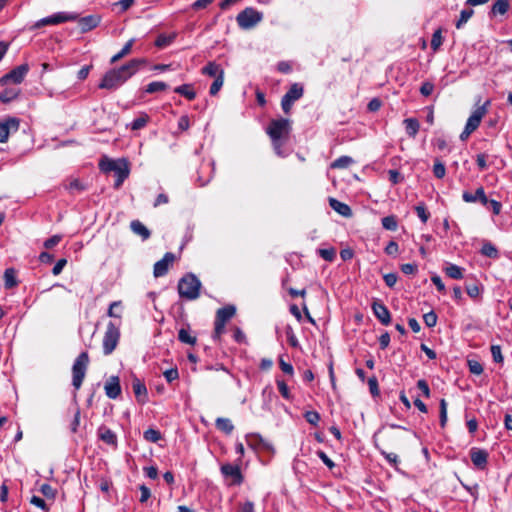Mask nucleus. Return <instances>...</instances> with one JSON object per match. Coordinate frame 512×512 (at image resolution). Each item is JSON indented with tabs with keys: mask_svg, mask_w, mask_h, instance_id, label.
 Listing matches in <instances>:
<instances>
[{
	"mask_svg": "<svg viewBox=\"0 0 512 512\" xmlns=\"http://www.w3.org/2000/svg\"><path fill=\"white\" fill-rule=\"evenodd\" d=\"M285 333H286V337H287V340L289 342V344L292 346V347H297L299 345V341L294 333V330L293 328L288 325L285 329Z\"/></svg>",
	"mask_w": 512,
	"mask_h": 512,
	"instance_id": "nucleus-51",
	"label": "nucleus"
},
{
	"mask_svg": "<svg viewBox=\"0 0 512 512\" xmlns=\"http://www.w3.org/2000/svg\"><path fill=\"white\" fill-rule=\"evenodd\" d=\"M215 425H216L217 429H219L220 431H222L228 435L231 434L232 431L234 430V425L232 424L231 420L228 418H223V417L217 418Z\"/></svg>",
	"mask_w": 512,
	"mask_h": 512,
	"instance_id": "nucleus-29",
	"label": "nucleus"
},
{
	"mask_svg": "<svg viewBox=\"0 0 512 512\" xmlns=\"http://www.w3.org/2000/svg\"><path fill=\"white\" fill-rule=\"evenodd\" d=\"M317 456L322 460V462L329 468L332 469L335 467V463L328 457V455L322 451H317Z\"/></svg>",
	"mask_w": 512,
	"mask_h": 512,
	"instance_id": "nucleus-62",
	"label": "nucleus"
},
{
	"mask_svg": "<svg viewBox=\"0 0 512 512\" xmlns=\"http://www.w3.org/2000/svg\"><path fill=\"white\" fill-rule=\"evenodd\" d=\"M29 71V66L27 64H22L14 69H12L9 73L5 74L1 79V84H6L7 82H12L14 84H20Z\"/></svg>",
	"mask_w": 512,
	"mask_h": 512,
	"instance_id": "nucleus-8",
	"label": "nucleus"
},
{
	"mask_svg": "<svg viewBox=\"0 0 512 512\" xmlns=\"http://www.w3.org/2000/svg\"><path fill=\"white\" fill-rule=\"evenodd\" d=\"M132 389L139 403H146L148 400V391L143 381L134 377L132 381Z\"/></svg>",
	"mask_w": 512,
	"mask_h": 512,
	"instance_id": "nucleus-17",
	"label": "nucleus"
},
{
	"mask_svg": "<svg viewBox=\"0 0 512 512\" xmlns=\"http://www.w3.org/2000/svg\"><path fill=\"white\" fill-rule=\"evenodd\" d=\"M291 132V121L280 118L270 121L266 133L271 140H286Z\"/></svg>",
	"mask_w": 512,
	"mask_h": 512,
	"instance_id": "nucleus-3",
	"label": "nucleus"
},
{
	"mask_svg": "<svg viewBox=\"0 0 512 512\" xmlns=\"http://www.w3.org/2000/svg\"><path fill=\"white\" fill-rule=\"evenodd\" d=\"M276 383H277L278 390H279L280 394L282 395V397L287 400H290L291 394H290L288 385L283 380H280V379H277Z\"/></svg>",
	"mask_w": 512,
	"mask_h": 512,
	"instance_id": "nucleus-49",
	"label": "nucleus"
},
{
	"mask_svg": "<svg viewBox=\"0 0 512 512\" xmlns=\"http://www.w3.org/2000/svg\"><path fill=\"white\" fill-rule=\"evenodd\" d=\"M40 492L48 499H54L56 496V490L49 484H42Z\"/></svg>",
	"mask_w": 512,
	"mask_h": 512,
	"instance_id": "nucleus-52",
	"label": "nucleus"
},
{
	"mask_svg": "<svg viewBox=\"0 0 512 512\" xmlns=\"http://www.w3.org/2000/svg\"><path fill=\"white\" fill-rule=\"evenodd\" d=\"M382 226L386 230L395 231L398 227L397 220L394 216H386L382 218Z\"/></svg>",
	"mask_w": 512,
	"mask_h": 512,
	"instance_id": "nucleus-43",
	"label": "nucleus"
},
{
	"mask_svg": "<svg viewBox=\"0 0 512 512\" xmlns=\"http://www.w3.org/2000/svg\"><path fill=\"white\" fill-rule=\"evenodd\" d=\"M173 39H174V36H168L165 34H161L157 37V39L155 41V46H157L158 48L167 47L168 45H170L172 43Z\"/></svg>",
	"mask_w": 512,
	"mask_h": 512,
	"instance_id": "nucleus-45",
	"label": "nucleus"
},
{
	"mask_svg": "<svg viewBox=\"0 0 512 512\" xmlns=\"http://www.w3.org/2000/svg\"><path fill=\"white\" fill-rule=\"evenodd\" d=\"M19 93H20L19 89H14V88L5 89L4 91H2L0 93V101L2 103H9L12 100L16 99L18 97Z\"/></svg>",
	"mask_w": 512,
	"mask_h": 512,
	"instance_id": "nucleus-35",
	"label": "nucleus"
},
{
	"mask_svg": "<svg viewBox=\"0 0 512 512\" xmlns=\"http://www.w3.org/2000/svg\"><path fill=\"white\" fill-rule=\"evenodd\" d=\"M104 390L108 398L117 399L121 394L120 379L118 376H111L104 385Z\"/></svg>",
	"mask_w": 512,
	"mask_h": 512,
	"instance_id": "nucleus-15",
	"label": "nucleus"
},
{
	"mask_svg": "<svg viewBox=\"0 0 512 512\" xmlns=\"http://www.w3.org/2000/svg\"><path fill=\"white\" fill-rule=\"evenodd\" d=\"M489 105L490 101H486L483 105L477 107L468 118L465 127L474 132L479 127L482 118L486 115Z\"/></svg>",
	"mask_w": 512,
	"mask_h": 512,
	"instance_id": "nucleus-10",
	"label": "nucleus"
},
{
	"mask_svg": "<svg viewBox=\"0 0 512 512\" xmlns=\"http://www.w3.org/2000/svg\"><path fill=\"white\" fill-rule=\"evenodd\" d=\"M473 14L474 10L472 8L463 9L460 12V17L458 21L456 22V27L460 29L465 23L468 22V20L472 17Z\"/></svg>",
	"mask_w": 512,
	"mask_h": 512,
	"instance_id": "nucleus-38",
	"label": "nucleus"
},
{
	"mask_svg": "<svg viewBox=\"0 0 512 512\" xmlns=\"http://www.w3.org/2000/svg\"><path fill=\"white\" fill-rule=\"evenodd\" d=\"M178 339L182 343L194 345L196 343V337L192 336L190 332L184 328L180 329L178 332Z\"/></svg>",
	"mask_w": 512,
	"mask_h": 512,
	"instance_id": "nucleus-41",
	"label": "nucleus"
},
{
	"mask_svg": "<svg viewBox=\"0 0 512 512\" xmlns=\"http://www.w3.org/2000/svg\"><path fill=\"white\" fill-rule=\"evenodd\" d=\"M225 323L223 322H220L218 320L215 319V322H214V334H213V337L215 339H219L221 337V335L225 332Z\"/></svg>",
	"mask_w": 512,
	"mask_h": 512,
	"instance_id": "nucleus-60",
	"label": "nucleus"
},
{
	"mask_svg": "<svg viewBox=\"0 0 512 512\" xmlns=\"http://www.w3.org/2000/svg\"><path fill=\"white\" fill-rule=\"evenodd\" d=\"M372 310L375 317L383 324L389 325L391 322V314L388 308L379 300L372 303Z\"/></svg>",
	"mask_w": 512,
	"mask_h": 512,
	"instance_id": "nucleus-13",
	"label": "nucleus"
},
{
	"mask_svg": "<svg viewBox=\"0 0 512 512\" xmlns=\"http://www.w3.org/2000/svg\"><path fill=\"white\" fill-rule=\"evenodd\" d=\"M174 92L180 94L181 96L187 98L188 100H194L196 97V92L193 88L192 84H183L174 89Z\"/></svg>",
	"mask_w": 512,
	"mask_h": 512,
	"instance_id": "nucleus-26",
	"label": "nucleus"
},
{
	"mask_svg": "<svg viewBox=\"0 0 512 512\" xmlns=\"http://www.w3.org/2000/svg\"><path fill=\"white\" fill-rule=\"evenodd\" d=\"M303 93V86L299 83H294L291 85L289 90L284 94V96L295 102L303 96Z\"/></svg>",
	"mask_w": 512,
	"mask_h": 512,
	"instance_id": "nucleus-25",
	"label": "nucleus"
},
{
	"mask_svg": "<svg viewBox=\"0 0 512 512\" xmlns=\"http://www.w3.org/2000/svg\"><path fill=\"white\" fill-rule=\"evenodd\" d=\"M16 272L13 268H7L4 272V286L6 289H11L17 286Z\"/></svg>",
	"mask_w": 512,
	"mask_h": 512,
	"instance_id": "nucleus-30",
	"label": "nucleus"
},
{
	"mask_svg": "<svg viewBox=\"0 0 512 512\" xmlns=\"http://www.w3.org/2000/svg\"><path fill=\"white\" fill-rule=\"evenodd\" d=\"M143 437L148 442L156 443L161 439L162 436L160 431L153 428H149L146 431H144Z\"/></svg>",
	"mask_w": 512,
	"mask_h": 512,
	"instance_id": "nucleus-39",
	"label": "nucleus"
},
{
	"mask_svg": "<svg viewBox=\"0 0 512 512\" xmlns=\"http://www.w3.org/2000/svg\"><path fill=\"white\" fill-rule=\"evenodd\" d=\"M118 163H119V159L112 160V159H108V158H103L99 162V168L104 173L113 172V170H115Z\"/></svg>",
	"mask_w": 512,
	"mask_h": 512,
	"instance_id": "nucleus-33",
	"label": "nucleus"
},
{
	"mask_svg": "<svg viewBox=\"0 0 512 512\" xmlns=\"http://www.w3.org/2000/svg\"><path fill=\"white\" fill-rule=\"evenodd\" d=\"M284 141L285 140H271L272 142V146H273V149H274V152L279 156V157H286L288 154L283 150V144H284Z\"/></svg>",
	"mask_w": 512,
	"mask_h": 512,
	"instance_id": "nucleus-54",
	"label": "nucleus"
},
{
	"mask_svg": "<svg viewBox=\"0 0 512 512\" xmlns=\"http://www.w3.org/2000/svg\"><path fill=\"white\" fill-rule=\"evenodd\" d=\"M149 121V116L145 113L141 114L138 118L134 119L131 123L132 130H139L144 128Z\"/></svg>",
	"mask_w": 512,
	"mask_h": 512,
	"instance_id": "nucleus-40",
	"label": "nucleus"
},
{
	"mask_svg": "<svg viewBox=\"0 0 512 512\" xmlns=\"http://www.w3.org/2000/svg\"><path fill=\"white\" fill-rule=\"evenodd\" d=\"M488 456H489L488 452L484 449L472 448L470 450L471 461H472L473 465L480 470H483L486 468L487 462H488Z\"/></svg>",
	"mask_w": 512,
	"mask_h": 512,
	"instance_id": "nucleus-14",
	"label": "nucleus"
},
{
	"mask_svg": "<svg viewBox=\"0 0 512 512\" xmlns=\"http://www.w3.org/2000/svg\"><path fill=\"white\" fill-rule=\"evenodd\" d=\"M445 273L448 277L452 279H462L463 278V269L455 264H449L445 268Z\"/></svg>",
	"mask_w": 512,
	"mask_h": 512,
	"instance_id": "nucleus-34",
	"label": "nucleus"
},
{
	"mask_svg": "<svg viewBox=\"0 0 512 512\" xmlns=\"http://www.w3.org/2000/svg\"><path fill=\"white\" fill-rule=\"evenodd\" d=\"M417 388L423 393V395L427 398L430 397V388L426 380L420 379L417 382Z\"/></svg>",
	"mask_w": 512,
	"mask_h": 512,
	"instance_id": "nucleus-63",
	"label": "nucleus"
},
{
	"mask_svg": "<svg viewBox=\"0 0 512 512\" xmlns=\"http://www.w3.org/2000/svg\"><path fill=\"white\" fill-rule=\"evenodd\" d=\"M120 338L118 327L109 322L103 337L102 347L104 355H110L116 348Z\"/></svg>",
	"mask_w": 512,
	"mask_h": 512,
	"instance_id": "nucleus-6",
	"label": "nucleus"
},
{
	"mask_svg": "<svg viewBox=\"0 0 512 512\" xmlns=\"http://www.w3.org/2000/svg\"><path fill=\"white\" fill-rule=\"evenodd\" d=\"M167 87H168V85L165 82L154 81V82L149 83L146 86L145 92L148 93V94H152V93L164 91V90L167 89Z\"/></svg>",
	"mask_w": 512,
	"mask_h": 512,
	"instance_id": "nucleus-37",
	"label": "nucleus"
},
{
	"mask_svg": "<svg viewBox=\"0 0 512 512\" xmlns=\"http://www.w3.org/2000/svg\"><path fill=\"white\" fill-rule=\"evenodd\" d=\"M433 174L438 179H442L446 174L445 165L439 159L434 161Z\"/></svg>",
	"mask_w": 512,
	"mask_h": 512,
	"instance_id": "nucleus-42",
	"label": "nucleus"
},
{
	"mask_svg": "<svg viewBox=\"0 0 512 512\" xmlns=\"http://www.w3.org/2000/svg\"><path fill=\"white\" fill-rule=\"evenodd\" d=\"M201 288L200 280L192 273L184 275L178 283V293L181 298L195 300L199 297Z\"/></svg>",
	"mask_w": 512,
	"mask_h": 512,
	"instance_id": "nucleus-2",
	"label": "nucleus"
},
{
	"mask_svg": "<svg viewBox=\"0 0 512 512\" xmlns=\"http://www.w3.org/2000/svg\"><path fill=\"white\" fill-rule=\"evenodd\" d=\"M263 19V14L253 7H246L236 17L238 26L243 30L254 28Z\"/></svg>",
	"mask_w": 512,
	"mask_h": 512,
	"instance_id": "nucleus-5",
	"label": "nucleus"
},
{
	"mask_svg": "<svg viewBox=\"0 0 512 512\" xmlns=\"http://www.w3.org/2000/svg\"><path fill=\"white\" fill-rule=\"evenodd\" d=\"M354 160L350 156H341L331 163L333 169H344L349 167Z\"/></svg>",
	"mask_w": 512,
	"mask_h": 512,
	"instance_id": "nucleus-32",
	"label": "nucleus"
},
{
	"mask_svg": "<svg viewBox=\"0 0 512 512\" xmlns=\"http://www.w3.org/2000/svg\"><path fill=\"white\" fill-rule=\"evenodd\" d=\"M113 172L116 175L114 187L118 189L122 186L124 180L129 176L130 169L128 161L126 159H119V163Z\"/></svg>",
	"mask_w": 512,
	"mask_h": 512,
	"instance_id": "nucleus-12",
	"label": "nucleus"
},
{
	"mask_svg": "<svg viewBox=\"0 0 512 512\" xmlns=\"http://www.w3.org/2000/svg\"><path fill=\"white\" fill-rule=\"evenodd\" d=\"M368 386H369L370 393L373 396H376L379 394L378 380L375 376L368 379Z\"/></svg>",
	"mask_w": 512,
	"mask_h": 512,
	"instance_id": "nucleus-61",
	"label": "nucleus"
},
{
	"mask_svg": "<svg viewBox=\"0 0 512 512\" xmlns=\"http://www.w3.org/2000/svg\"><path fill=\"white\" fill-rule=\"evenodd\" d=\"M447 422V403L445 399L440 400V424L442 427L446 425Z\"/></svg>",
	"mask_w": 512,
	"mask_h": 512,
	"instance_id": "nucleus-58",
	"label": "nucleus"
},
{
	"mask_svg": "<svg viewBox=\"0 0 512 512\" xmlns=\"http://www.w3.org/2000/svg\"><path fill=\"white\" fill-rule=\"evenodd\" d=\"M164 377L167 380V382L171 383L172 381L179 378V373L177 368H171L164 372Z\"/></svg>",
	"mask_w": 512,
	"mask_h": 512,
	"instance_id": "nucleus-64",
	"label": "nucleus"
},
{
	"mask_svg": "<svg viewBox=\"0 0 512 512\" xmlns=\"http://www.w3.org/2000/svg\"><path fill=\"white\" fill-rule=\"evenodd\" d=\"M403 123L405 125L407 134L410 137H415L420 128L418 120L416 118H407Z\"/></svg>",
	"mask_w": 512,
	"mask_h": 512,
	"instance_id": "nucleus-28",
	"label": "nucleus"
},
{
	"mask_svg": "<svg viewBox=\"0 0 512 512\" xmlns=\"http://www.w3.org/2000/svg\"><path fill=\"white\" fill-rule=\"evenodd\" d=\"M415 212L417 216L420 218L422 223H426L430 217V213L426 210V207L423 203L415 206Z\"/></svg>",
	"mask_w": 512,
	"mask_h": 512,
	"instance_id": "nucleus-44",
	"label": "nucleus"
},
{
	"mask_svg": "<svg viewBox=\"0 0 512 512\" xmlns=\"http://www.w3.org/2000/svg\"><path fill=\"white\" fill-rule=\"evenodd\" d=\"M318 254L326 261L332 262L336 257V250L334 248L319 249Z\"/></svg>",
	"mask_w": 512,
	"mask_h": 512,
	"instance_id": "nucleus-48",
	"label": "nucleus"
},
{
	"mask_svg": "<svg viewBox=\"0 0 512 512\" xmlns=\"http://www.w3.org/2000/svg\"><path fill=\"white\" fill-rule=\"evenodd\" d=\"M221 473L225 477H231L235 484L242 482V475L239 466L232 464H224L221 466Z\"/></svg>",
	"mask_w": 512,
	"mask_h": 512,
	"instance_id": "nucleus-19",
	"label": "nucleus"
},
{
	"mask_svg": "<svg viewBox=\"0 0 512 512\" xmlns=\"http://www.w3.org/2000/svg\"><path fill=\"white\" fill-rule=\"evenodd\" d=\"M223 83H224V76L219 75V77L215 78V80L213 81V83L210 86V90H209L210 95L215 96L222 88Z\"/></svg>",
	"mask_w": 512,
	"mask_h": 512,
	"instance_id": "nucleus-46",
	"label": "nucleus"
},
{
	"mask_svg": "<svg viewBox=\"0 0 512 512\" xmlns=\"http://www.w3.org/2000/svg\"><path fill=\"white\" fill-rule=\"evenodd\" d=\"M174 261L175 255L172 252L165 253L163 258L154 264V277L158 278L166 275Z\"/></svg>",
	"mask_w": 512,
	"mask_h": 512,
	"instance_id": "nucleus-11",
	"label": "nucleus"
},
{
	"mask_svg": "<svg viewBox=\"0 0 512 512\" xmlns=\"http://www.w3.org/2000/svg\"><path fill=\"white\" fill-rule=\"evenodd\" d=\"M100 17L97 15H88L78 20V25L82 33H86L96 28L100 23Z\"/></svg>",
	"mask_w": 512,
	"mask_h": 512,
	"instance_id": "nucleus-18",
	"label": "nucleus"
},
{
	"mask_svg": "<svg viewBox=\"0 0 512 512\" xmlns=\"http://www.w3.org/2000/svg\"><path fill=\"white\" fill-rule=\"evenodd\" d=\"M466 292L471 298L476 299L480 296V294L482 292V287H480L478 284H475V283L467 284Z\"/></svg>",
	"mask_w": 512,
	"mask_h": 512,
	"instance_id": "nucleus-47",
	"label": "nucleus"
},
{
	"mask_svg": "<svg viewBox=\"0 0 512 512\" xmlns=\"http://www.w3.org/2000/svg\"><path fill=\"white\" fill-rule=\"evenodd\" d=\"M304 417L309 424L314 426H316L320 421V414L316 411H307Z\"/></svg>",
	"mask_w": 512,
	"mask_h": 512,
	"instance_id": "nucleus-55",
	"label": "nucleus"
},
{
	"mask_svg": "<svg viewBox=\"0 0 512 512\" xmlns=\"http://www.w3.org/2000/svg\"><path fill=\"white\" fill-rule=\"evenodd\" d=\"M20 121L15 117H8L0 122V143H6L10 132H16L19 129Z\"/></svg>",
	"mask_w": 512,
	"mask_h": 512,
	"instance_id": "nucleus-9",
	"label": "nucleus"
},
{
	"mask_svg": "<svg viewBox=\"0 0 512 512\" xmlns=\"http://www.w3.org/2000/svg\"><path fill=\"white\" fill-rule=\"evenodd\" d=\"M482 255L496 259L499 256L497 248L490 242H486L483 244L481 248Z\"/></svg>",
	"mask_w": 512,
	"mask_h": 512,
	"instance_id": "nucleus-36",
	"label": "nucleus"
},
{
	"mask_svg": "<svg viewBox=\"0 0 512 512\" xmlns=\"http://www.w3.org/2000/svg\"><path fill=\"white\" fill-rule=\"evenodd\" d=\"M130 227L133 233L139 235L142 238V240H147L150 237V231L139 220H133L130 223Z\"/></svg>",
	"mask_w": 512,
	"mask_h": 512,
	"instance_id": "nucleus-24",
	"label": "nucleus"
},
{
	"mask_svg": "<svg viewBox=\"0 0 512 512\" xmlns=\"http://www.w3.org/2000/svg\"><path fill=\"white\" fill-rule=\"evenodd\" d=\"M430 45L433 51H437L440 48V46L442 45L441 30H436L433 33Z\"/></svg>",
	"mask_w": 512,
	"mask_h": 512,
	"instance_id": "nucleus-50",
	"label": "nucleus"
},
{
	"mask_svg": "<svg viewBox=\"0 0 512 512\" xmlns=\"http://www.w3.org/2000/svg\"><path fill=\"white\" fill-rule=\"evenodd\" d=\"M462 199L466 203L480 202L484 206L488 205V198L483 187L477 188L474 194L468 191H464L462 194Z\"/></svg>",
	"mask_w": 512,
	"mask_h": 512,
	"instance_id": "nucleus-16",
	"label": "nucleus"
},
{
	"mask_svg": "<svg viewBox=\"0 0 512 512\" xmlns=\"http://www.w3.org/2000/svg\"><path fill=\"white\" fill-rule=\"evenodd\" d=\"M89 364V356L87 352H82L75 359L72 366V385L75 390L80 389L86 375Z\"/></svg>",
	"mask_w": 512,
	"mask_h": 512,
	"instance_id": "nucleus-4",
	"label": "nucleus"
},
{
	"mask_svg": "<svg viewBox=\"0 0 512 512\" xmlns=\"http://www.w3.org/2000/svg\"><path fill=\"white\" fill-rule=\"evenodd\" d=\"M490 350H491V354H492L494 362L502 363L504 358H503V355L501 352V347L499 345H492Z\"/></svg>",
	"mask_w": 512,
	"mask_h": 512,
	"instance_id": "nucleus-56",
	"label": "nucleus"
},
{
	"mask_svg": "<svg viewBox=\"0 0 512 512\" xmlns=\"http://www.w3.org/2000/svg\"><path fill=\"white\" fill-rule=\"evenodd\" d=\"M97 433L99 439L102 440L104 443L111 445L113 447L117 446V436L110 428L106 426H100L98 428Z\"/></svg>",
	"mask_w": 512,
	"mask_h": 512,
	"instance_id": "nucleus-20",
	"label": "nucleus"
},
{
	"mask_svg": "<svg viewBox=\"0 0 512 512\" xmlns=\"http://www.w3.org/2000/svg\"><path fill=\"white\" fill-rule=\"evenodd\" d=\"M510 7L509 0H496V2L492 6V13L494 15H504Z\"/></svg>",
	"mask_w": 512,
	"mask_h": 512,
	"instance_id": "nucleus-31",
	"label": "nucleus"
},
{
	"mask_svg": "<svg viewBox=\"0 0 512 512\" xmlns=\"http://www.w3.org/2000/svg\"><path fill=\"white\" fill-rule=\"evenodd\" d=\"M236 313V308L233 305H227L217 310L215 319L227 323Z\"/></svg>",
	"mask_w": 512,
	"mask_h": 512,
	"instance_id": "nucleus-21",
	"label": "nucleus"
},
{
	"mask_svg": "<svg viewBox=\"0 0 512 512\" xmlns=\"http://www.w3.org/2000/svg\"><path fill=\"white\" fill-rule=\"evenodd\" d=\"M202 74L210 76V77H219V75L224 76V70L222 67L217 64L214 61L208 62L203 68H202Z\"/></svg>",
	"mask_w": 512,
	"mask_h": 512,
	"instance_id": "nucleus-22",
	"label": "nucleus"
},
{
	"mask_svg": "<svg viewBox=\"0 0 512 512\" xmlns=\"http://www.w3.org/2000/svg\"><path fill=\"white\" fill-rule=\"evenodd\" d=\"M134 43H135V39H134V38L130 39V40H129V41H128L124 46H123V48H122V49H121L117 54H115V55L111 58L110 62H111L112 64H113V63H116V62H118L119 60H121L122 58H124L126 55H128V54L131 52V50H132V47H133Z\"/></svg>",
	"mask_w": 512,
	"mask_h": 512,
	"instance_id": "nucleus-27",
	"label": "nucleus"
},
{
	"mask_svg": "<svg viewBox=\"0 0 512 512\" xmlns=\"http://www.w3.org/2000/svg\"><path fill=\"white\" fill-rule=\"evenodd\" d=\"M78 15L76 13H67V12H57L53 15L44 17L31 27L32 29H39L46 25H57L64 22L75 21L77 20Z\"/></svg>",
	"mask_w": 512,
	"mask_h": 512,
	"instance_id": "nucleus-7",
	"label": "nucleus"
},
{
	"mask_svg": "<svg viewBox=\"0 0 512 512\" xmlns=\"http://www.w3.org/2000/svg\"><path fill=\"white\" fill-rule=\"evenodd\" d=\"M329 204L334 211H336L337 213L344 217H349L352 215L351 208L347 204L340 202L335 198H330Z\"/></svg>",
	"mask_w": 512,
	"mask_h": 512,
	"instance_id": "nucleus-23",
	"label": "nucleus"
},
{
	"mask_svg": "<svg viewBox=\"0 0 512 512\" xmlns=\"http://www.w3.org/2000/svg\"><path fill=\"white\" fill-rule=\"evenodd\" d=\"M437 315L434 311H430L428 313H425L423 315V320H424V323L426 324L427 327L431 328V327H434L437 323Z\"/></svg>",
	"mask_w": 512,
	"mask_h": 512,
	"instance_id": "nucleus-53",
	"label": "nucleus"
},
{
	"mask_svg": "<svg viewBox=\"0 0 512 512\" xmlns=\"http://www.w3.org/2000/svg\"><path fill=\"white\" fill-rule=\"evenodd\" d=\"M146 63L147 60L145 58H135L118 68L110 69L104 74L98 87L100 89L116 90L135 75L140 67Z\"/></svg>",
	"mask_w": 512,
	"mask_h": 512,
	"instance_id": "nucleus-1",
	"label": "nucleus"
},
{
	"mask_svg": "<svg viewBox=\"0 0 512 512\" xmlns=\"http://www.w3.org/2000/svg\"><path fill=\"white\" fill-rule=\"evenodd\" d=\"M434 91V84L432 82H429V81H426V82H423L421 87H420V93L425 96V97H428L430 96Z\"/></svg>",
	"mask_w": 512,
	"mask_h": 512,
	"instance_id": "nucleus-59",
	"label": "nucleus"
},
{
	"mask_svg": "<svg viewBox=\"0 0 512 512\" xmlns=\"http://www.w3.org/2000/svg\"><path fill=\"white\" fill-rule=\"evenodd\" d=\"M469 371L474 375H480L483 373V366L475 360L468 361Z\"/></svg>",
	"mask_w": 512,
	"mask_h": 512,
	"instance_id": "nucleus-57",
	"label": "nucleus"
}]
</instances>
